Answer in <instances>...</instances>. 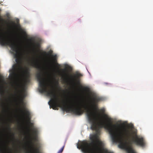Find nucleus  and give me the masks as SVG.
<instances>
[{
	"label": "nucleus",
	"mask_w": 153,
	"mask_h": 153,
	"mask_svg": "<svg viewBox=\"0 0 153 153\" xmlns=\"http://www.w3.org/2000/svg\"><path fill=\"white\" fill-rule=\"evenodd\" d=\"M31 64L40 71L36 75L39 82V91L41 93H47L51 98L48 102L50 108H52L55 110L58 106L64 110L71 111L78 115H81L85 111L86 112L88 120L91 123V129L98 132L100 128L104 127L108 131L112 142L119 143L118 146L120 148L125 149L127 153H136L132 146V143L137 145V135L136 132L128 129H121L117 127L116 125L113 124L112 118L104 114L103 115L106 121L98 125L97 118H100V114H97L96 112L91 111L85 104L79 103L75 105L71 102L70 105H68L64 100H60L54 91L48 90L45 79L43 77L42 68L39 60L38 59H35Z\"/></svg>",
	"instance_id": "f257e3e1"
},
{
	"label": "nucleus",
	"mask_w": 153,
	"mask_h": 153,
	"mask_svg": "<svg viewBox=\"0 0 153 153\" xmlns=\"http://www.w3.org/2000/svg\"><path fill=\"white\" fill-rule=\"evenodd\" d=\"M0 43L2 44L8 45L13 51L15 52L14 56L16 58V62L17 64L13 66V70L10 71V78L13 81L16 76L15 71L21 68V64L22 62V58L24 55L23 53L20 52L18 49V47L15 43L8 36H6L5 33L0 29Z\"/></svg>",
	"instance_id": "f03ea898"
},
{
	"label": "nucleus",
	"mask_w": 153,
	"mask_h": 153,
	"mask_svg": "<svg viewBox=\"0 0 153 153\" xmlns=\"http://www.w3.org/2000/svg\"><path fill=\"white\" fill-rule=\"evenodd\" d=\"M97 138V135H93L90 138V143L85 141H80L77 144V148L79 149H81L85 153H113L107 149L104 150L103 143Z\"/></svg>",
	"instance_id": "7ed1b4c3"
},
{
	"label": "nucleus",
	"mask_w": 153,
	"mask_h": 153,
	"mask_svg": "<svg viewBox=\"0 0 153 153\" xmlns=\"http://www.w3.org/2000/svg\"><path fill=\"white\" fill-rule=\"evenodd\" d=\"M91 99L92 108L94 110L96 111L98 109L97 103L102 100V99L95 94H93Z\"/></svg>",
	"instance_id": "20e7f679"
},
{
	"label": "nucleus",
	"mask_w": 153,
	"mask_h": 153,
	"mask_svg": "<svg viewBox=\"0 0 153 153\" xmlns=\"http://www.w3.org/2000/svg\"><path fill=\"white\" fill-rule=\"evenodd\" d=\"M82 75L77 72H76L74 76L72 77L71 82L72 84L74 86L79 85L80 83V77Z\"/></svg>",
	"instance_id": "39448f33"
},
{
	"label": "nucleus",
	"mask_w": 153,
	"mask_h": 153,
	"mask_svg": "<svg viewBox=\"0 0 153 153\" xmlns=\"http://www.w3.org/2000/svg\"><path fill=\"white\" fill-rule=\"evenodd\" d=\"M52 51H51L50 52L47 53L45 51H43L42 54L45 55H49L52 57V61L53 63L56 64V65H59V64L57 63V56L56 55H53L52 54Z\"/></svg>",
	"instance_id": "423d86ee"
},
{
	"label": "nucleus",
	"mask_w": 153,
	"mask_h": 153,
	"mask_svg": "<svg viewBox=\"0 0 153 153\" xmlns=\"http://www.w3.org/2000/svg\"><path fill=\"white\" fill-rule=\"evenodd\" d=\"M20 111L24 114L26 117V118L29 121L30 120V113L29 111L27 109L23 110L22 109H20Z\"/></svg>",
	"instance_id": "0eeeda50"
},
{
	"label": "nucleus",
	"mask_w": 153,
	"mask_h": 153,
	"mask_svg": "<svg viewBox=\"0 0 153 153\" xmlns=\"http://www.w3.org/2000/svg\"><path fill=\"white\" fill-rule=\"evenodd\" d=\"M29 40L30 42L31 45L33 46V51H35L36 48H39V47L40 45L38 42L35 43L34 42H33V41L31 39H29Z\"/></svg>",
	"instance_id": "6e6552de"
},
{
	"label": "nucleus",
	"mask_w": 153,
	"mask_h": 153,
	"mask_svg": "<svg viewBox=\"0 0 153 153\" xmlns=\"http://www.w3.org/2000/svg\"><path fill=\"white\" fill-rule=\"evenodd\" d=\"M16 25L15 23L12 22H11V24L10 25V27L11 28L14 29L16 28Z\"/></svg>",
	"instance_id": "1a4fd4ad"
},
{
	"label": "nucleus",
	"mask_w": 153,
	"mask_h": 153,
	"mask_svg": "<svg viewBox=\"0 0 153 153\" xmlns=\"http://www.w3.org/2000/svg\"><path fill=\"white\" fill-rule=\"evenodd\" d=\"M33 134L35 136L34 138V140H37V139L36 137L37 135V131L36 129L34 128L33 130Z\"/></svg>",
	"instance_id": "9d476101"
},
{
	"label": "nucleus",
	"mask_w": 153,
	"mask_h": 153,
	"mask_svg": "<svg viewBox=\"0 0 153 153\" xmlns=\"http://www.w3.org/2000/svg\"><path fill=\"white\" fill-rule=\"evenodd\" d=\"M0 153H6L5 149L3 148L1 145H0ZM19 153H20L19 152Z\"/></svg>",
	"instance_id": "9b49d317"
},
{
	"label": "nucleus",
	"mask_w": 153,
	"mask_h": 153,
	"mask_svg": "<svg viewBox=\"0 0 153 153\" xmlns=\"http://www.w3.org/2000/svg\"><path fill=\"white\" fill-rule=\"evenodd\" d=\"M81 87L84 91H87L89 90L88 88L87 87H83L81 85Z\"/></svg>",
	"instance_id": "f8f14e48"
},
{
	"label": "nucleus",
	"mask_w": 153,
	"mask_h": 153,
	"mask_svg": "<svg viewBox=\"0 0 153 153\" xmlns=\"http://www.w3.org/2000/svg\"><path fill=\"white\" fill-rule=\"evenodd\" d=\"M64 146L62 147L58 151V153H62L64 149Z\"/></svg>",
	"instance_id": "ddd939ff"
},
{
	"label": "nucleus",
	"mask_w": 153,
	"mask_h": 153,
	"mask_svg": "<svg viewBox=\"0 0 153 153\" xmlns=\"http://www.w3.org/2000/svg\"><path fill=\"white\" fill-rule=\"evenodd\" d=\"M3 93L2 88L0 87V94H2Z\"/></svg>",
	"instance_id": "4468645a"
},
{
	"label": "nucleus",
	"mask_w": 153,
	"mask_h": 153,
	"mask_svg": "<svg viewBox=\"0 0 153 153\" xmlns=\"http://www.w3.org/2000/svg\"><path fill=\"white\" fill-rule=\"evenodd\" d=\"M20 103L22 105H24V102L22 99L20 100Z\"/></svg>",
	"instance_id": "2eb2a0df"
},
{
	"label": "nucleus",
	"mask_w": 153,
	"mask_h": 153,
	"mask_svg": "<svg viewBox=\"0 0 153 153\" xmlns=\"http://www.w3.org/2000/svg\"><path fill=\"white\" fill-rule=\"evenodd\" d=\"M100 111L102 113H104L105 112V109L104 108H102L100 109Z\"/></svg>",
	"instance_id": "dca6fc26"
},
{
	"label": "nucleus",
	"mask_w": 153,
	"mask_h": 153,
	"mask_svg": "<svg viewBox=\"0 0 153 153\" xmlns=\"http://www.w3.org/2000/svg\"><path fill=\"white\" fill-rule=\"evenodd\" d=\"M7 129L10 131H11V128H10V125H8L7 127Z\"/></svg>",
	"instance_id": "f3484780"
},
{
	"label": "nucleus",
	"mask_w": 153,
	"mask_h": 153,
	"mask_svg": "<svg viewBox=\"0 0 153 153\" xmlns=\"http://www.w3.org/2000/svg\"><path fill=\"white\" fill-rule=\"evenodd\" d=\"M14 135H15V134H14V133H13V134H12V136H13V140H14Z\"/></svg>",
	"instance_id": "a211bd4d"
},
{
	"label": "nucleus",
	"mask_w": 153,
	"mask_h": 153,
	"mask_svg": "<svg viewBox=\"0 0 153 153\" xmlns=\"http://www.w3.org/2000/svg\"><path fill=\"white\" fill-rule=\"evenodd\" d=\"M6 147H7V148H8V149L9 150H10V148H9L8 146H7V145H6Z\"/></svg>",
	"instance_id": "6ab92c4d"
},
{
	"label": "nucleus",
	"mask_w": 153,
	"mask_h": 153,
	"mask_svg": "<svg viewBox=\"0 0 153 153\" xmlns=\"http://www.w3.org/2000/svg\"><path fill=\"white\" fill-rule=\"evenodd\" d=\"M28 130L29 131H30L31 130L30 129V128H28Z\"/></svg>",
	"instance_id": "aec40b11"
},
{
	"label": "nucleus",
	"mask_w": 153,
	"mask_h": 153,
	"mask_svg": "<svg viewBox=\"0 0 153 153\" xmlns=\"http://www.w3.org/2000/svg\"><path fill=\"white\" fill-rule=\"evenodd\" d=\"M62 91L64 93H65V91L64 90H62Z\"/></svg>",
	"instance_id": "412c9836"
},
{
	"label": "nucleus",
	"mask_w": 153,
	"mask_h": 153,
	"mask_svg": "<svg viewBox=\"0 0 153 153\" xmlns=\"http://www.w3.org/2000/svg\"><path fill=\"white\" fill-rule=\"evenodd\" d=\"M1 19L2 20H3V21L4 20L3 19Z\"/></svg>",
	"instance_id": "4be33fe9"
},
{
	"label": "nucleus",
	"mask_w": 153,
	"mask_h": 153,
	"mask_svg": "<svg viewBox=\"0 0 153 153\" xmlns=\"http://www.w3.org/2000/svg\"><path fill=\"white\" fill-rule=\"evenodd\" d=\"M56 67H57L58 68V67H57V66H56Z\"/></svg>",
	"instance_id": "5701e85b"
},
{
	"label": "nucleus",
	"mask_w": 153,
	"mask_h": 153,
	"mask_svg": "<svg viewBox=\"0 0 153 153\" xmlns=\"http://www.w3.org/2000/svg\"><path fill=\"white\" fill-rule=\"evenodd\" d=\"M1 11V10L0 9V11Z\"/></svg>",
	"instance_id": "b1692460"
},
{
	"label": "nucleus",
	"mask_w": 153,
	"mask_h": 153,
	"mask_svg": "<svg viewBox=\"0 0 153 153\" xmlns=\"http://www.w3.org/2000/svg\"><path fill=\"white\" fill-rule=\"evenodd\" d=\"M10 153L9 152V153Z\"/></svg>",
	"instance_id": "393cba45"
}]
</instances>
